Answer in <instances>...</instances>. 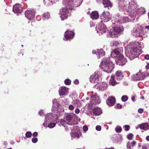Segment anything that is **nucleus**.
Wrapping results in <instances>:
<instances>
[{
    "label": "nucleus",
    "mask_w": 149,
    "mask_h": 149,
    "mask_svg": "<svg viewBox=\"0 0 149 149\" xmlns=\"http://www.w3.org/2000/svg\"><path fill=\"white\" fill-rule=\"evenodd\" d=\"M130 142L129 141L127 144V148L128 149H132V147L130 146Z\"/></svg>",
    "instance_id": "41"
},
{
    "label": "nucleus",
    "mask_w": 149,
    "mask_h": 149,
    "mask_svg": "<svg viewBox=\"0 0 149 149\" xmlns=\"http://www.w3.org/2000/svg\"><path fill=\"white\" fill-rule=\"evenodd\" d=\"M136 142L135 141H133L130 143V145L132 147H134L136 144Z\"/></svg>",
    "instance_id": "44"
},
{
    "label": "nucleus",
    "mask_w": 149,
    "mask_h": 149,
    "mask_svg": "<svg viewBox=\"0 0 149 149\" xmlns=\"http://www.w3.org/2000/svg\"><path fill=\"white\" fill-rule=\"evenodd\" d=\"M74 103L77 104V103H78V102H79V101H78L77 100H74Z\"/></svg>",
    "instance_id": "55"
},
{
    "label": "nucleus",
    "mask_w": 149,
    "mask_h": 149,
    "mask_svg": "<svg viewBox=\"0 0 149 149\" xmlns=\"http://www.w3.org/2000/svg\"><path fill=\"white\" fill-rule=\"evenodd\" d=\"M147 68L149 69V64H148V65H147Z\"/></svg>",
    "instance_id": "61"
},
{
    "label": "nucleus",
    "mask_w": 149,
    "mask_h": 149,
    "mask_svg": "<svg viewBox=\"0 0 149 149\" xmlns=\"http://www.w3.org/2000/svg\"><path fill=\"white\" fill-rule=\"evenodd\" d=\"M146 139L147 141H149V136H148L146 137Z\"/></svg>",
    "instance_id": "56"
},
{
    "label": "nucleus",
    "mask_w": 149,
    "mask_h": 149,
    "mask_svg": "<svg viewBox=\"0 0 149 149\" xmlns=\"http://www.w3.org/2000/svg\"><path fill=\"white\" fill-rule=\"evenodd\" d=\"M25 16L29 19H31L35 16L34 11L31 10H27L25 13Z\"/></svg>",
    "instance_id": "13"
},
{
    "label": "nucleus",
    "mask_w": 149,
    "mask_h": 149,
    "mask_svg": "<svg viewBox=\"0 0 149 149\" xmlns=\"http://www.w3.org/2000/svg\"><path fill=\"white\" fill-rule=\"evenodd\" d=\"M68 89L65 87H61L59 89V94L60 95H63L67 93L68 92Z\"/></svg>",
    "instance_id": "21"
},
{
    "label": "nucleus",
    "mask_w": 149,
    "mask_h": 149,
    "mask_svg": "<svg viewBox=\"0 0 149 149\" xmlns=\"http://www.w3.org/2000/svg\"><path fill=\"white\" fill-rule=\"evenodd\" d=\"M96 100L97 102V104L100 103V100L99 99V98L97 97V98H96V99L95 100V102H96Z\"/></svg>",
    "instance_id": "48"
},
{
    "label": "nucleus",
    "mask_w": 149,
    "mask_h": 149,
    "mask_svg": "<svg viewBox=\"0 0 149 149\" xmlns=\"http://www.w3.org/2000/svg\"><path fill=\"white\" fill-rule=\"evenodd\" d=\"M128 99V97L126 95H123L122 96L121 98V100L123 102H125Z\"/></svg>",
    "instance_id": "33"
},
{
    "label": "nucleus",
    "mask_w": 149,
    "mask_h": 149,
    "mask_svg": "<svg viewBox=\"0 0 149 149\" xmlns=\"http://www.w3.org/2000/svg\"><path fill=\"white\" fill-rule=\"evenodd\" d=\"M145 77V74L141 72H138L136 74L134 77V80L135 81L143 80Z\"/></svg>",
    "instance_id": "11"
},
{
    "label": "nucleus",
    "mask_w": 149,
    "mask_h": 149,
    "mask_svg": "<svg viewBox=\"0 0 149 149\" xmlns=\"http://www.w3.org/2000/svg\"><path fill=\"white\" fill-rule=\"evenodd\" d=\"M135 100V97L134 96H133L132 97V100L133 101H134V100Z\"/></svg>",
    "instance_id": "57"
},
{
    "label": "nucleus",
    "mask_w": 149,
    "mask_h": 149,
    "mask_svg": "<svg viewBox=\"0 0 149 149\" xmlns=\"http://www.w3.org/2000/svg\"><path fill=\"white\" fill-rule=\"evenodd\" d=\"M97 85V86L99 87V90L103 91L106 89L107 87V85L104 82L98 83L97 84H96L95 86Z\"/></svg>",
    "instance_id": "16"
},
{
    "label": "nucleus",
    "mask_w": 149,
    "mask_h": 149,
    "mask_svg": "<svg viewBox=\"0 0 149 149\" xmlns=\"http://www.w3.org/2000/svg\"><path fill=\"white\" fill-rule=\"evenodd\" d=\"M134 8H135L133 6H129L128 7V10L127 11V12L128 13L130 14L131 15L134 16Z\"/></svg>",
    "instance_id": "24"
},
{
    "label": "nucleus",
    "mask_w": 149,
    "mask_h": 149,
    "mask_svg": "<svg viewBox=\"0 0 149 149\" xmlns=\"http://www.w3.org/2000/svg\"><path fill=\"white\" fill-rule=\"evenodd\" d=\"M13 11L16 13H21L22 11V7L18 3L16 4L13 7Z\"/></svg>",
    "instance_id": "12"
},
{
    "label": "nucleus",
    "mask_w": 149,
    "mask_h": 149,
    "mask_svg": "<svg viewBox=\"0 0 149 149\" xmlns=\"http://www.w3.org/2000/svg\"><path fill=\"white\" fill-rule=\"evenodd\" d=\"M39 113L40 114V115H41V112H39Z\"/></svg>",
    "instance_id": "64"
},
{
    "label": "nucleus",
    "mask_w": 149,
    "mask_h": 149,
    "mask_svg": "<svg viewBox=\"0 0 149 149\" xmlns=\"http://www.w3.org/2000/svg\"><path fill=\"white\" fill-rule=\"evenodd\" d=\"M124 127L125 128V130L126 131H128L130 128V126L128 125H125Z\"/></svg>",
    "instance_id": "39"
},
{
    "label": "nucleus",
    "mask_w": 149,
    "mask_h": 149,
    "mask_svg": "<svg viewBox=\"0 0 149 149\" xmlns=\"http://www.w3.org/2000/svg\"><path fill=\"white\" fill-rule=\"evenodd\" d=\"M101 127L100 125H97L96 127V129L98 131H100L101 130Z\"/></svg>",
    "instance_id": "45"
},
{
    "label": "nucleus",
    "mask_w": 149,
    "mask_h": 149,
    "mask_svg": "<svg viewBox=\"0 0 149 149\" xmlns=\"http://www.w3.org/2000/svg\"><path fill=\"white\" fill-rule=\"evenodd\" d=\"M146 29H149V25L148 26H145Z\"/></svg>",
    "instance_id": "60"
},
{
    "label": "nucleus",
    "mask_w": 149,
    "mask_h": 149,
    "mask_svg": "<svg viewBox=\"0 0 149 149\" xmlns=\"http://www.w3.org/2000/svg\"><path fill=\"white\" fill-rule=\"evenodd\" d=\"M139 127L141 130H146L149 129V126L148 123H147L141 124L138 125Z\"/></svg>",
    "instance_id": "17"
},
{
    "label": "nucleus",
    "mask_w": 149,
    "mask_h": 149,
    "mask_svg": "<svg viewBox=\"0 0 149 149\" xmlns=\"http://www.w3.org/2000/svg\"><path fill=\"white\" fill-rule=\"evenodd\" d=\"M141 48V47L138 44L135 43L128 48L129 49L128 50L127 49L125 50L126 53H127V51L128 52L127 54V56L130 60H132L139 55Z\"/></svg>",
    "instance_id": "1"
},
{
    "label": "nucleus",
    "mask_w": 149,
    "mask_h": 149,
    "mask_svg": "<svg viewBox=\"0 0 149 149\" xmlns=\"http://www.w3.org/2000/svg\"><path fill=\"white\" fill-rule=\"evenodd\" d=\"M83 130L85 132L87 131L88 130V127L86 125H84L83 127Z\"/></svg>",
    "instance_id": "43"
},
{
    "label": "nucleus",
    "mask_w": 149,
    "mask_h": 149,
    "mask_svg": "<svg viewBox=\"0 0 149 149\" xmlns=\"http://www.w3.org/2000/svg\"><path fill=\"white\" fill-rule=\"evenodd\" d=\"M100 17L102 21L107 22L111 19L112 16L109 12L104 11L101 14Z\"/></svg>",
    "instance_id": "4"
},
{
    "label": "nucleus",
    "mask_w": 149,
    "mask_h": 149,
    "mask_svg": "<svg viewBox=\"0 0 149 149\" xmlns=\"http://www.w3.org/2000/svg\"><path fill=\"white\" fill-rule=\"evenodd\" d=\"M133 136V134L131 133H130L127 135V138L129 140H131L132 139Z\"/></svg>",
    "instance_id": "36"
},
{
    "label": "nucleus",
    "mask_w": 149,
    "mask_h": 149,
    "mask_svg": "<svg viewBox=\"0 0 149 149\" xmlns=\"http://www.w3.org/2000/svg\"><path fill=\"white\" fill-rule=\"evenodd\" d=\"M90 16L93 19H97L99 17V15L97 11H93L91 12Z\"/></svg>",
    "instance_id": "20"
},
{
    "label": "nucleus",
    "mask_w": 149,
    "mask_h": 149,
    "mask_svg": "<svg viewBox=\"0 0 149 149\" xmlns=\"http://www.w3.org/2000/svg\"><path fill=\"white\" fill-rule=\"evenodd\" d=\"M51 115L50 114L47 115L45 116V119L47 121H49L52 119V117H51Z\"/></svg>",
    "instance_id": "31"
},
{
    "label": "nucleus",
    "mask_w": 149,
    "mask_h": 149,
    "mask_svg": "<svg viewBox=\"0 0 149 149\" xmlns=\"http://www.w3.org/2000/svg\"><path fill=\"white\" fill-rule=\"evenodd\" d=\"M116 78L118 80H121L124 77L123 73L120 71H117L115 73Z\"/></svg>",
    "instance_id": "18"
},
{
    "label": "nucleus",
    "mask_w": 149,
    "mask_h": 149,
    "mask_svg": "<svg viewBox=\"0 0 149 149\" xmlns=\"http://www.w3.org/2000/svg\"><path fill=\"white\" fill-rule=\"evenodd\" d=\"M66 117L67 120L68 122H70L73 118L72 115L71 113L68 114L67 115Z\"/></svg>",
    "instance_id": "28"
},
{
    "label": "nucleus",
    "mask_w": 149,
    "mask_h": 149,
    "mask_svg": "<svg viewBox=\"0 0 149 149\" xmlns=\"http://www.w3.org/2000/svg\"><path fill=\"white\" fill-rule=\"evenodd\" d=\"M64 83L66 85H70L71 84V81L69 79H66L65 80Z\"/></svg>",
    "instance_id": "32"
},
{
    "label": "nucleus",
    "mask_w": 149,
    "mask_h": 149,
    "mask_svg": "<svg viewBox=\"0 0 149 149\" xmlns=\"http://www.w3.org/2000/svg\"><path fill=\"white\" fill-rule=\"evenodd\" d=\"M79 134L77 133H73L72 134V136L74 137H77L79 136Z\"/></svg>",
    "instance_id": "40"
},
{
    "label": "nucleus",
    "mask_w": 149,
    "mask_h": 149,
    "mask_svg": "<svg viewBox=\"0 0 149 149\" xmlns=\"http://www.w3.org/2000/svg\"><path fill=\"white\" fill-rule=\"evenodd\" d=\"M74 31L67 30L64 34V37L66 40L72 39L74 36Z\"/></svg>",
    "instance_id": "9"
},
{
    "label": "nucleus",
    "mask_w": 149,
    "mask_h": 149,
    "mask_svg": "<svg viewBox=\"0 0 149 149\" xmlns=\"http://www.w3.org/2000/svg\"><path fill=\"white\" fill-rule=\"evenodd\" d=\"M50 17V15L49 13H45L42 15L43 19L45 20V19L49 18Z\"/></svg>",
    "instance_id": "29"
},
{
    "label": "nucleus",
    "mask_w": 149,
    "mask_h": 149,
    "mask_svg": "<svg viewBox=\"0 0 149 149\" xmlns=\"http://www.w3.org/2000/svg\"><path fill=\"white\" fill-rule=\"evenodd\" d=\"M119 44V42L118 41H114L112 42V45L113 46H117Z\"/></svg>",
    "instance_id": "35"
},
{
    "label": "nucleus",
    "mask_w": 149,
    "mask_h": 149,
    "mask_svg": "<svg viewBox=\"0 0 149 149\" xmlns=\"http://www.w3.org/2000/svg\"><path fill=\"white\" fill-rule=\"evenodd\" d=\"M145 58L147 60L149 59V55L146 54L145 56Z\"/></svg>",
    "instance_id": "53"
},
{
    "label": "nucleus",
    "mask_w": 149,
    "mask_h": 149,
    "mask_svg": "<svg viewBox=\"0 0 149 149\" xmlns=\"http://www.w3.org/2000/svg\"><path fill=\"white\" fill-rule=\"evenodd\" d=\"M90 82L92 83H99L100 81L99 77L97 73L95 72L94 74L91 75L90 77Z\"/></svg>",
    "instance_id": "5"
},
{
    "label": "nucleus",
    "mask_w": 149,
    "mask_h": 149,
    "mask_svg": "<svg viewBox=\"0 0 149 149\" xmlns=\"http://www.w3.org/2000/svg\"><path fill=\"white\" fill-rule=\"evenodd\" d=\"M141 98H142V99H143V100L144 99V97H141Z\"/></svg>",
    "instance_id": "62"
},
{
    "label": "nucleus",
    "mask_w": 149,
    "mask_h": 149,
    "mask_svg": "<svg viewBox=\"0 0 149 149\" xmlns=\"http://www.w3.org/2000/svg\"><path fill=\"white\" fill-rule=\"evenodd\" d=\"M138 111L139 113H141L143 111V109H142L140 108V109H139L138 110Z\"/></svg>",
    "instance_id": "51"
},
{
    "label": "nucleus",
    "mask_w": 149,
    "mask_h": 149,
    "mask_svg": "<svg viewBox=\"0 0 149 149\" xmlns=\"http://www.w3.org/2000/svg\"><path fill=\"white\" fill-rule=\"evenodd\" d=\"M69 108L70 110H72L74 109V107L73 105L70 104L69 106Z\"/></svg>",
    "instance_id": "46"
},
{
    "label": "nucleus",
    "mask_w": 149,
    "mask_h": 149,
    "mask_svg": "<svg viewBox=\"0 0 149 149\" xmlns=\"http://www.w3.org/2000/svg\"><path fill=\"white\" fill-rule=\"evenodd\" d=\"M127 0H118V4L120 7H125L126 5Z\"/></svg>",
    "instance_id": "25"
},
{
    "label": "nucleus",
    "mask_w": 149,
    "mask_h": 149,
    "mask_svg": "<svg viewBox=\"0 0 149 149\" xmlns=\"http://www.w3.org/2000/svg\"><path fill=\"white\" fill-rule=\"evenodd\" d=\"M102 3L104 5V7L111 8L112 7V5L109 0H103Z\"/></svg>",
    "instance_id": "23"
},
{
    "label": "nucleus",
    "mask_w": 149,
    "mask_h": 149,
    "mask_svg": "<svg viewBox=\"0 0 149 149\" xmlns=\"http://www.w3.org/2000/svg\"><path fill=\"white\" fill-rule=\"evenodd\" d=\"M122 128L120 127H116L115 129L116 132L117 133L120 132L122 131Z\"/></svg>",
    "instance_id": "34"
},
{
    "label": "nucleus",
    "mask_w": 149,
    "mask_h": 149,
    "mask_svg": "<svg viewBox=\"0 0 149 149\" xmlns=\"http://www.w3.org/2000/svg\"><path fill=\"white\" fill-rule=\"evenodd\" d=\"M117 59H116V61L117 64L121 66L124 65L127 62L126 59L124 57L123 55H120L118 57Z\"/></svg>",
    "instance_id": "7"
},
{
    "label": "nucleus",
    "mask_w": 149,
    "mask_h": 149,
    "mask_svg": "<svg viewBox=\"0 0 149 149\" xmlns=\"http://www.w3.org/2000/svg\"><path fill=\"white\" fill-rule=\"evenodd\" d=\"M97 54L98 55V58H100L101 57L105 55V52L103 49H102L98 51Z\"/></svg>",
    "instance_id": "27"
},
{
    "label": "nucleus",
    "mask_w": 149,
    "mask_h": 149,
    "mask_svg": "<svg viewBox=\"0 0 149 149\" xmlns=\"http://www.w3.org/2000/svg\"><path fill=\"white\" fill-rule=\"evenodd\" d=\"M123 49L122 47L120 49L117 48L114 49L111 53V55L113 57H116L118 58L120 55H123L121 53L123 52Z\"/></svg>",
    "instance_id": "6"
},
{
    "label": "nucleus",
    "mask_w": 149,
    "mask_h": 149,
    "mask_svg": "<svg viewBox=\"0 0 149 149\" xmlns=\"http://www.w3.org/2000/svg\"><path fill=\"white\" fill-rule=\"evenodd\" d=\"M32 142L33 143H36L38 141V139L36 138H33L32 139Z\"/></svg>",
    "instance_id": "42"
},
{
    "label": "nucleus",
    "mask_w": 149,
    "mask_h": 149,
    "mask_svg": "<svg viewBox=\"0 0 149 149\" xmlns=\"http://www.w3.org/2000/svg\"><path fill=\"white\" fill-rule=\"evenodd\" d=\"M148 17L149 19V13H148Z\"/></svg>",
    "instance_id": "63"
},
{
    "label": "nucleus",
    "mask_w": 149,
    "mask_h": 149,
    "mask_svg": "<svg viewBox=\"0 0 149 149\" xmlns=\"http://www.w3.org/2000/svg\"><path fill=\"white\" fill-rule=\"evenodd\" d=\"M75 112L76 113L78 114L80 112V110L78 108L76 109L75 110Z\"/></svg>",
    "instance_id": "50"
},
{
    "label": "nucleus",
    "mask_w": 149,
    "mask_h": 149,
    "mask_svg": "<svg viewBox=\"0 0 149 149\" xmlns=\"http://www.w3.org/2000/svg\"><path fill=\"white\" fill-rule=\"evenodd\" d=\"M138 148H139L141 147V145L140 144V143H139L138 144Z\"/></svg>",
    "instance_id": "59"
},
{
    "label": "nucleus",
    "mask_w": 149,
    "mask_h": 149,
    "mask_svg": "<svg viewBox=\"0 0 149 149\" xmlns=\"http://www.w3.org/2000/svg\"><path fill=\"white\" fill-rule=\"evenodd\" d=\"M147 147L146 145H143L142 146V149H147Z\"/></svg>",
    "instance_id": "54"
},
{
    "label": "nucleus",
    "mask_w": 149,
    "mask_h": 149,
    "mask_svg": "<svg viewBox=\"0 0 149 149\" xmlns=\"http://www.w3.org/2000/svg\"><path fill=\"white\" fill-rule=\"evenodd\" d=\"M109 84L110 85L113 86H115L117 84L114 75H112L111 76L110 79L109 80Z\"/></svg>",
    "instance_id": "22"
},
{
    "label": "nucleus",
    "mask_w": 149,
    "mask_h": 149,
    "mask_svg": "<svg viewBox=\"0 0 149 149\" xmlns=\"http://www.w3.org/2000/svg\"><path fill=\"white\" fill-rule=\"evenodd\" d=\"M142 29V28L141 26L137 27L134 31V35L136 37L141 36L143 33Z\"/></svg>",
    "instance_id": "10"
},
{
    "label": "nucleus",
    "mask_w": 149,
    "mask_h": 149,
    "mask_svg": "<svg viewBox=\"0 0 149 149\" xmlns=\"http://www.w3.org/2000/svg\"><path fill=\"white\" fill-rule=\"evenodd\" d=\"M38 135V133L37 132H34L33 134V137H36Z\"/></svg>",
    "instance_id": "52"
},
{
    "label": "nucleus",
    "mask_w": 149,
    "mask_h": 149,
    "mask_svg": "<svg viewBox=\"0 0 149 149\" xmlns=\"http://www.w3.org/2000/svg\"><path fill=\"white\" fill-rule=\"evenodd\" d=\"M93 113L95 116H98L100 115L102 113L101 109L99 107H95L93 110Z\"/></svg>",
    "instance_id": "19"
},
{
    "label": "nucleus",
    "mask_w": 149,
    "mask_h": 149,
    "mask_svg": "<svg viewBox=\"0 0 149 149\" xmlns=\"http://www.w3.org/2000/svg\"><path fill=\"white\" fill-rule=\"evenodd\" d=\"M102 70L107 73H110L114 68L109 58L103 59L99 65Z\"/></svg>",
    "instance_id": "2"
},
{
    "label": "nucleus",
    "mask_w": 149,
    "mask_h": 149,
    "mask_svg": "<svg viewBox=\"0 0 149 149\" xmlns=\"http://www.w3.org/2000/svg\"><path fill=\"white\" fill-rule=\"evenodd\" d=\"M65 121L64 120L60 119L59 120V121L58 122V123H60V124L61 125H62V126L64 127H65V126L64 125V124L65 122Z\"/></svg>",
    "instance_id": "30"
},
{
    "label": "nucleus",
    "mask_w": 149,
    "mask_h": 149,
    "mask_svg": "<svg viewBox=\"0 0 149 149\" xmlns=\"http://www.w3.org/2000/svg\"><path fill=\"white\" fill-rule=\"evenodd\" d=\"M92 53L93 54H96V52L95 50H93L92 51Z\"/></svg>",
    "instance_id": "58"
},
{
    "label": "nucleus",
    "mask_w": 149,
    "mask_h": 149,
    "mask_svg": "<svg viewBox=\"0 0 149 149\" xmlns=\"http://www.w3.org/2000/svg\"><path fill=\"white\" fill-rule=\"evenodd\" d=\"M63 2L66 6L65 8H63L62 11L61 12V15L60 17L62 20H64L68 18L67 14L69 12L68 8L71 9L74 5L73 0H63Z\"/></svg>",
    "instance_id": "3"
},
{
    "label": "nucleus",
    "mask_w": 149,
    "mask_h": 149,
    "mask_svg": "<svg viewBox=\"0 0 149 149\" xmlns=\"http://www.w3.org/2000/svg\"><path fill=\"white\" fill-rule=\"evenodd\" d=\"M107 27L103 24H101L96 27V30L97 32L99 33L102 34L106 32Z\"/></svg>",
    "instance_id": "8"
},
{
    "label": "nucleus",
    "mask_w": 149,
    "mask_h": 149,
    "mask_svg": "<svg viewBox=\"0 0 149 149\" xmlns=\"http://www.w3.org/2000/svg\"><path fill=\"white\" fill-rule=\"evenodd\" d=\"M115 99L113 97H109L106 101L107 104L110 106L113 105L115 104Z\"/></svg>",
    "instance_id": "14"
},
{
    "label": "nucleus",
    "mask_w": 149,
    "mask_h": 149,
    "mask_svg": "<svg viewBox=\"0 0 149 149\" xmlns=\"http://www.w3.org/2000/svg\"><path fill=\"white\" fill-rule=\"evenodd\" d=\"M136 12L137 14L141 15L145 13V10L144 8L141 7L137 10Z\"/></svg>",
    "instance_id": "26"
},
{
    "label": "nucleus",
    "mask_w": 149,
    "mask_h": 149,
    "mask_svg": "<svg viewBox=\"0 0 149 149\" xmlns=\"http://www.w3.org/2000/svg\"><path fill=\"white\" fill-rule=\"evenodd\" d=\"M56 124L55 123H51L48 124V126L50 128H53L55 126Z\"/></svg>",
    "instance_id": "38"
},
{
    "label": "nucleus",
    "mask_w": 149,
    "mask_h": 149,
    "mask_svg": "<svg viewBox=\"0 0 149 149\" xmlns=\"http://www.w3.org/2000/svg\"><path fill=\"white\" fill-rule=\"evenodd\" d=\"M74 84H75L76 85L78 84H79V80L77 79H76L74 81Z\"/></svg>",
    "instance_id": "49"
},
{
    "label": "nucleus",
    "mask_w": 149,
    "mask_h": 149,
    "mask_svg": "<svg viewBox=\"0 0 149 149\" xmlns=\"http://www.w3.org/2000/svg\"><path fill=\"white\" fill-rule=\"evenodd\" d=\"M123 30L121 29L119 27H115L113 29V31L111 33V37L113 38L115 37V34L117 35L120 33Z\"/></svg>",
    "instance_id": "15"
},
{
    "label": "nucleus",
    "mask_w": 149,
    "mask_h": 149,
    "mask_svg": "<svg viewBox=\"0 0 149 149\" xmlns=\"http://www.w3.org/2000/svg\"><path fill=\"white\" fill-rule=\"evenodd\" d=\"M116 107L118 109H120L122 107V105L120 104L119 103L117 104H116Z\"/></svg>",
    "instance_id": "47"
},
{
    "label": "nucleus",
    "mask_w": 149,
    "mask_h": 149,
    "mask_svg": "<svg viewBox=\"0 0 149 149\" xmlns=\"http://www.w3.org/2000/svg\"><path fill=\"white\" fill-rule=\"evenodd\" d=\"M32 133L30 132H27L26 134V136L27 138H29L31 137Z\"/></svg>",
    "instance_id": "37"
}]
</instances>
